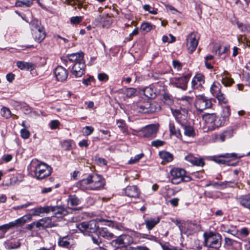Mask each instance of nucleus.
Masks as SVG:
<instances>
[{
    "label": "nucleus",
    "mask_w": 250,
    "mask_h": 250,
    "mask_svg": "<svg viewBox=\"0 0 250 250\" xmlns=\"http://www.w3.org/2000/svg\"><path fill=\"white\" fill-rule=\"evenodd\" d=\"M54 74L58 81H65L68 77L67 70L62 66H58L54 70Z\"/></svg>",
    "instance_id": "nucleus-15"
},
{
    "label": "nucleus",
    "mask_w": 250,
    "mask_h": 250,
    "mask_svg": "<svg viewBox=\"0 0 250 250\" xmlns=\"http://www.w3.org/2000/svg\"><path fill=\"white\" fill-rule=\"evenodd\" d=\"M52 171V167L45 163L38 164L34 169L35 177L38 180H42L49 176Z\"/></svg>",
    "instance_id": "nucleus-6"
},
{
    "label": "nucleus",
    "mask_w": 250,
    "mask_h": 250,
    "mask_svg": "<svg viewBox=\"0 0 250 250\" xmlns=\"http://www.w3.org/2000/svg\"><path fill=\"white\" fill-rule=\"evenodd\" d=\"M143 8L145 11H147L149 13L155 15L157 13V10L154 8H152V10H150L151 8L150 6L148 4H145L143 6Z\"/></svg>",
    "instance_id": "nucleus-51"
},
{
    "label": "nucleus",
    "mask_w": 250,
    "mask_h": 250,
    "mask_svg": "<svg viewBox=\"0 0 250 250\" xmlns=\"http://www.w3.org/2000/svg\"><path fill=\"white\" fill-rule=\"evenodd\" d=\"M34 0H18L15 3V5L17 7H30L33 4Z\"/></svg>",
    "instance_id": "nucleus-36"
},
{
    "label": "nucleus",
    "mask_w": 250,
    "mask_h": 250,
    "mask_svg": "<svg viewBox=\"0 0 250 250\" xmlns=\"http://www.w3.org/2000/svg\"><path fill=\"white\" fill-rule=\"evenodd\" d=\"M194 106L197 111L201 112L207 108H211L212 103L210 100L204 95H199L196 96Z\"/></svg>",
    "instance_id": "nucleus-9"
},
{
    "label": "nucleus",
    "mask_w": 250,
    "mask_h": 250,
    "mask_svg": "<svg viewBox=\"0 0 250 250\" xmlns=\"http://www.w3.org/2000/svg\"><path fill=\"white\" fill-rule=\"evenodd\" d=\"M159 156L160 158L166 162H170L173 159V156L170 153L162 151L159 152Z\"/></svg>",
    "instance_id": "nucleus-34"
},
{
    "label": "nucleus",
    "mask_w": 250,
    "mask_h": 250,
    "mask_svg": "<svg viewBox=\"0 0 250 250\" xmlns=\"http://www.w3.org/2000/svg\"><path fill=\"white\" fill-rule=\"evenodd\" d=\"M242 156H237V154L234 153H226L224 154H221L218 156H214L213 158V160L218 164H225L228 161L222 158H240Z\"/></svg>",
    "instance_id": "nucleus-13"
},
{
    "label": "nucleus",
    "mask_w": 250,
    "mask_h": 250,
    "mask_svg": "<svg viewBox=\"0 0 250 250\" xmlns=\"http://www.w3.org/2000/svg\"><path fill=\"white\" fill-rule=\"evenodd\" d=\"M172 65L173 68L176 69L177 70H180L182 68V63L177 60H173L172 61Z\"/></svg>",
    "instance_id": "nucleus-53"
},
{
    "label": "nucleus",
    "mask_w": 250,
    "mask_h": 250,
    "mask_svg": "<svg viewBox=\"0 0 250 250\" xmlns=\"http://www.w3.org/2000/svg\"><path fill=\"white\" fill-rule=\"evenodd\" d=\"M239 29L242 31H250V26L247 25H244L243 24L237 23Z\"/></svg>",
    "instance_id": "nucleus-57"
},
{
    "label": "nucleus",
    "mask_w": 250,
    "mask_h": 250,
    "mask_svg": "<svg viewBox=\"0 0 250 250\" xmlns=\"http://www.w3.org/2000/svg\"><path fill=\"white\" fill-rule=\"evenodd\" d=\"M32 36L35 41L41 42L45 37V32H33Z\"/></svg>",
    "instance_id": "nucleus-39"
},
{
    "label": "nucleus",
    "mask_w": 250,
    "mask_h": 250,
    "mask_svg": "<svg viewBox=\"0 0 250 250\" xmlns=\"http://www.w3.org/2000/svg\"><path fill=\"white\" fill-rule=\"evenodd\" d=\"M82 21V17H73L71 18V22L73 24H77L81 22Z\"/></svg>",
    "instance_id": "nucleus-62"
},
{
    "label": "nucleus",
    "mask_w": 250,
    "mask_h": 250,
    "mask_svg": "<svg viewBox=\"0 0 250 250\" xmlns=\"http://www.w3.org/2000/svg\"><path fill=\"white\" fill-rule=\"evenodd\" d=\"M162 41L164 42L171 43L175 41V38L171 34H169L168 36H164Z\"/></svg>",
    "instance_id": "nucleus-48"
},
{
    "label": "nucleus",
    "mask_w": 250,
    "mask_h": 250,
    "mask_svg": "<svg viewBox=\"0 0 250 250\" xmlns=\"http://www.w3.org/2000/svg\"><path fill=\"white\" fill-rule=\"evenodd\" d=\"M123 93L127 98L134 97L136 93V89L132 87H124L123 89Z\"/></svg>",
    "instance_id": "nucleus-35"
},
{
    "label": "nucleus",
    "mask_w": 250,
    "mask_h": 250,
    "mask_svg": "<svg viewBox=\"0 0 250 250\" xmlns=\"http://www.w3.org/2000/svg\"><path fill=\"white\" fill-rule=\"evenodd\" d=\"M144 153H142L136 155L134 157H131L128 162V164H133L137 163L143 157H144Z\"/></svg>",
    "instance_id": "nucleus-47"
},
{
    "label": "nucleus",
    "mask_w": 250,
    "mask_h": 250,
    "mask_svg": "<svg viewBox=\"0 0 250 250\" xmlns=\"http://www.w3.org/2000/svg\"><path fill=\"white\" fill-rule=\"evenodd\" d=\"M140 192L136 186H129L124 189V194L129 197L136 198L139 196Z\"/></svg>",
    "instance_id": "nucleus-16"
},
{
    "label": "nucleus",
    "mask_w": 250,
    "mask_h": 250,
    "mask_svg": "<svg viewBox=\"0 0 250 250\" xmlns=\"http://www.w3.org/2000/svg\"><path fill=\"white\" fill-rule=\"evenodd\" d=\"M99 234L101 236L107 240H111L116 238L114 234L110 232L106 228H99Z\"/></svg>",
    "instance_id": "nucleus-25"
},
{
    "label": "nucleus",
    "mask_w": 250,
    "mask_h": 250,
    "mask_svg": "<svg viewBox=\"0 0 250 250\" xmlns=\"http://www.w3.org/2000/svg\"><path fill=\"white\" fill-rule=\"evenodd\" d=\"M132 108L137 112L142 113H153L160 109V105L156 102L140 100L133 104Z\"/></svg>",
    "instance_id": "nucleus-4"
},
{
    "label": "nucleus",
    "mask_w": 250,
    "mask_h": 250,
    "mask_svg": "<svg viewBox=\"0 0 250 250\" xmlns=\"http://www.w3.org/2000/svg\"><path fill=\"white\" fill-rule=\"evenodd\" d=\"M39 22L38 21H33L31 24L32 26V30H38V31H42L44 30L42 27L40 26L39 24Z\"/></svg>",
    "instance_id": "nucleus-49"
},
{
    "label": "nucleus",
    "mask_w": 250,
    "mask_h": 250,
    "mask_svg": "<svg viewBox=\"0 0 250 250\" xmlns=\"http://www.w3.org/2000/svg\"><path fill=\"white\" fill-rule=\"evenodd\" d=\"M105 184V180L101 176L91 174L79 181L77 183V187L83 190H98L103 189Z\"/></svg>",
    "instance_id": "nucleus-2"
},
{
    "label": "nucleus",
    "mask_w": 250,
    "mask_h": 250,
    "mask_svg": "<svg viewBox=\"0 0 250 250\" xmlns=\"http://www.w3.org/2000/svg\"><path fill=\"white\" fill-rule=\"evenodd\" d=\"M221 82L225 86H229L234 83L233 80L231 78L230 75L227 71H224L221 75Z\"/></svg>",
    "instance_id": "nucleus-26"
},
{
    "label": "nucleus",
    "mask_w": 250,
    "mask_h": 250,
    "mask_svg": "<svg viewBox=\"0 0 250 250\" xmlns=\"http://www.w3.org/2000/svg\"><path fill=\"white\" fill-rule=\"evenodd\" d=\"M21 136L23 139H27L30 136L29 131L25 128H23L21 130Z\"/></svg>",
    "instance_id": "nucleus-52"
},
{
    "label": "nucleus",
    "mask_w": 250,
    "mask_h": 250,
    "mask_svg": "<svg viewBox=\"0 0 250 250\" xmlns=\"http://www.w3.org/2000/svg\"><path fill=\"white\" fill-rule=\"evenodd\" d=\"M118 127L120 129L121 131L124 134L128 133L127 127L125 123L122 120H117L116 122Z\"/></svg>",
    "instance_id": "nucleus-41"
},
{
    "label": "nucleus",
    "mask_w": 250,
    "mask_h": 250,
    "mask_svg": "<svg viewBox=\"0 0 250 250\" xmlns=\"http://www.w3.org/2000/svg\"><path fill=\"white\" fill-rule=\"evenodd\" d=\"M17 67L21 70H32L34 69V65L29 62L18 61L17 62Z\"/></svg>",
    "instance_id": "nucleus-29"
},
{
    "label": "nucleus",
    "mask_w": 250,
    "mask_h": 250,
    "mask_svg": "<svg viewBox=\"0 0 250 250\" xmlns=\"http://www.w3.org/2000/svg\"><path fill=\"white\" fill-rule=\"evenodd\" d=\"M80 200L75 195H70L68 199V204L72 206H77L80 204Z\"/></svg>",
    "instance_id": "nucleus-40"
},
{
    "label": "nucleus",
    "mask_w": 250,
    "mask_h": 250,
    "mask_svg": "<svg viewBox=\"0 0 250 250\" xmlns=\"http://www.w3.org/2000/svg\"><path fill=\"white\" fill-rule=\"evenodd\" d=\"M228 183L233 184L234 185L236 184V183L234 181H225L224 182H221L220 183L218 182H214L212 183V186L216 188H219L220 187H222V188H223L224 185H226Z\"/></svg>",
    "instance_id": "nucleus-44"
},
{
    "label": "nucleus",
    "mask_w": 250,
    "mask_h": 250,
    "mask_svg": "<svg viewBox=\"0 0 250 250\" xmlns=\"http://www.w3.org/2000/svg\"><path fill=\"white\" fill-rule=\"evenodd\" d=\"M1 114L3 117L6 119H8L11 116L10 109L6 107H3L1 109Z\"/></svg>",
    "instance_id": "nucleus-46"
},
{
    "label": "nucleus",
    "mask_w": 250,
    "mask_h": 250,
    "mask_svg": "<svg viewBox=\"0 0 250 250\" xmlns=\"http://www.w3.org/2000/svg\"><path fill=\"white\" fill-rule=\"evenodd\" d=\"M233 135L232 130H226L220 134H214L212 136V140L214 142H224L226 139L230 138Z\"/></svg>",
    "instance_id": "nucleus-17"
},
{
    "label": "nucleus",
    "mask_w": 250,
    "mask_h": 250,
    "mask_svg": "<svg viewBox=\"0 0 250 250\" xmlns=\"http://www.w3.org/2000/svg\"><path fill=\"white\" fill-rule=\"evenodd\" d=\"M143 92L144 95L148 98H154L156 96L155 90L151 87H146Z\"/></svg>",
    "instance_id": "nucleus-37"
},
{
    "label": "nucleus",
    "mask_w": 250,
    "mask_h": 250,
    "mask_svg": "<svg viewBox=\"0 0 250 250\" xmlns=\"http://www.w3.org/2000/svg\"><path fill=\"white\" fill-rule=\"evenodd\" d=\"M184 134L185 135L188 137H193L195 135V132L193 128L189 125H186L184 126Z\"/></svg>",
    "instance_id": "nucleus-43"
},
{
    "label": "nucleus",
    "mask_w": 250,
    "mask_h": 250,
    "mask_svg": "<svg viewBox=\"0 0 250 250\" xmlns=\"http://www.w3.org/2000/svg\"><path fill=\"white\" fill-rule=\"evenodd\" d=\"M165 142L160 140H157L153 141L151 142V145L156 147L162 146L164 144Z\"/></svg>",
    "instance_id": "nucleus-58"
},
{
    "label": "nucleus",
    "mask_w": 250,
    "mask_h": 250,
    "mask_svg": "<svg viewBox=\"0 0 250 250\" xmlns=\"http://www.w3.org/2000/svg\"><path fill=\"white\" fill-rule=\"evenodd\" d=\"M158 130L157 125H150L146 126L142 130V134L145 137L153 138L156 137Z\"/></svg>",
    "instance_id": "nucleus-12"
},
{
    "label": "nucleus",
    "mask_w": 250,
    "mask_h": 250,
    "mask_svg": "<svg viewBox=\"0 0 250 250\" xmlns=\"http://www.w3.org/2000/svg\"><path fill=\"white\" fill-rule=\"evenodd\" d=\"M188 79L189 76L188 75H185L181 77L173 78L172 79V82L175 84L177 87L186 89Z\"/></svg>",
    "instance_id": "nucleus-18"
},
{
    "label": "nucleus",
    "mask_w": 250,
    "mask_h": 250,
    "mask_svg": "<svg viewBox=\"0 0 250 250\" xmlns=\"http://www.w3.org/2000/svg\"><path fill=\"white\" fill-rule=\"evenodd\" d=\"M204 83V76L201 74H198L192 79V86L194 89H197L202 86Z\"/></svg>",
    "instance_id": "nucleus-22"
},
{
    "label": "nucleus",
    "mask_w": 250,
    "mask_h": 250,
    "mask_svg": "<svg viewBox=\"0 0 250 250\" xmlns=\"http://www.w3.org/2000/svg\"><path fill=\"white\" fill-rule=\"evenodd\" d=\"M185 160L190 163L192 165L196 166H203L205 164L204 160L202 158L194 157L192 154H189L185 157Z\"/></svg>",
    "instance_id": "nucleus-20"
},
{
    "label": "nucleus",
    "mask_w": 250,
    "mask_h": 250,
    "mask_svg": "<svg viewBox=\"0 0 250 250\" xmlns=\"http://www.w3.org/2000/svg\"><path fill=\"white\" fill-rule=\"evenodd\" d=\"M64 62L69 68L72 65L71 72L75 77H81L84 74L85 63L82 52L68 54Z\"/></svg>",
    "instance_id": "nucleus-1"
},
{
    "label": "nucleus",
    "mask_w": 250,
    "mask_h": 250,
    "mask_svg": "<svg viewBox=\"0 0 250 250\" xmlns=\"http://www.w3.org/2000/svg\"><path fill=\"white\" fill-rule=\"evenodd\" d=\"M204 246L210 248L218 249L221 246L222 236L218 233L212 231L204 233Z\"/></svg>",
    "instance_id": "nucleus-5"
},
{
    "label": "nucleus",
    "mask_w": 250,
    "mask_h": 250,
    "mask_svg": "<svg viewBox=\"0 0 250 250\" xmlns=\"http://www.w3.org/2000/svg\"><path fill=\"white\" fill-rule=\"evenodd\" d=\"M199 38V36L195 32H191L188 37L187 45L191 52L194 51L196 48Z\"/></svg>",
    "instance_id": "nucleus-11"
},
{
    "label": "nucleus",
    "mask_w": 250,
    "mask_h": 250,
    "mask_svg": "<svg viewBox=\"0 0 250 250\" xmlns=\"http://www.w3.org/2000/svg\"><path fill=\"white\" fill-rule=\"evenodd\" d=\"M31 216L29 215H24L19 219H16L18 226H21L24 224L28 220H31Z\"/></svg>",
    "instance_id": "nucleus-42"
},
{
    "label": "nucleus",
    "mask_w": 250,
    "mask_h": 250,
    "mask_svg": "<svg viewBox=\"0 0 250 250\" xmlns=\"http://www.w3.org/2000/svg\"><path fill=\"white\" fill-rule=\"evenodd\" d=\"M93 127L89 126H86L83 128V133L85 135H89L93 132Z\"/></svg>",
    "instance_id": "nucleus-56"
},
{
    "label": "nucleus",
    "mask_w": 250,
    "mask_h": 250,
    "mask_svg": "<svg viewBox=\"0 0 250 250\" xmlns=\"http://www.w3.org/2000/svg\"><path fill=\"white\" fill-rule=\"evenodd\" d=\"M59 125V122L57 120H53L50 123L51 129H56Z\"/></svg>",
    "instance_id": "nucleus-64"
},
{
    "label": "nucleus",
    "mask_w": 250,
    "mask_h": 250,
    "mask_svg": "<svg viewBox=\"0 0 250 250\" xmlns=\"http://www.w3.org/2000/svg\"><path fill=\"white\" fill-rule=\"evenodd\" d=\"M98 78L100 81L106 82L108 80V76L105 73H101L98 74Z\"/></svg>",
    "instance_id": "nucleus-55"
},
{
    "label": "nucleus",
    "mask_w": 250,
    "mask_h": 250,
    "mask_svg": "<svg viewBox=\"0 0 250 250\" xmlns=\"http://www.w3.org/2000/svg\"><path fill=\"white\" fill-rule=\"evenodd\" d=\"M230 49L229 45H226L222 47L221 46H217L215 51V54L221 58H225L228 54Z\"/></svg>",
    "instance_id": "nucleus-28"
},
{
    "label": "nucleus",
    "mask_w": 250,
    "mask_h": 250,
    "mask_svg": "<svg viewBox=\"0 0 250 250\" xmlns=\"http://www.w3.org/2000/svg\"><path fill=\"white\" fill-rule=\"evenodd\" d=\"M221 88L222 86L220 83L217 82H215L210 87V92L219 102L226 103L227 100L225 97L224 94L221 92Z\"/></svg>",
    "instance_id": "nucleus-10"
},
{
    "label": "nucleus",
    "mask_w": 250,
    "mask_h": 250,
    "mask_svg": "<svg viewBox=\"0 0 250 250\" xmlns=\"http://www.w3.org/2000/svg\"><path fill=\"white\" fill-rule=\"evenodd\" d=\"M194 225L192 223H188L184 224V226H179V228L182 233L187 235H189L192 234L194 231Z\"/></svg>",
    "instance_id": "nucleus-24"
},
{
    "label": "nucleus",
    "mask_w": 250,
    "mask_h": 250,
    "mask_svg": "<svg viewBox=\"0 0 250 250\" xmlns=\"http://www.w3.org/2000/svg\"><path fill=\"white\" fill-rule=\"evenodd\" d=\"M18 226V224L16 222V220L14 221L11 222L8 224H4L2 226H0V231H3V233L0 234V239L4 237L5 232L9 229Z\"/></svg>",
    "instance_id": "nucleus-30"
},
{
    "label": "nucleus",
    "mask_w": 250,
    "mask_h": 250,
    "mask_svg": "<svg viewBox=\"0 0 250 250\" xmlns=\"http://www.w3.org/2000/svg\"><path fill=\"white\" fill-rule=\"evenodd\" d=\"M42 213H48L52 210V206L40 207Z\"/></svg>",
    "instance_id": "nucleus-54"
},
{
    "label": "nucleus",
    "mask_w": 250,
    "mask_h": 250,
    "mask_svg": "<svg viewBox=\"0 0 250 250\" xmlns=\"http://www.w3.org/2000/svg\"><path fill=\"white\" fill-rule=\"evenodd\" d=\"M169 129L170 135L175 136L178 138H180L182 137L180 130L175 127L173 123L171 122L169 123Z\"/></svg>",
    "instance_id": "nucleus-33"
},
{
    "label": "nucleus",
    "mask_w": 250,
    "mask_h": 250,
    "mask_svg": "<svg viewBox=\"0 0 250 250\" xmlns=\"http://www.w3.org/2000/svg\"><path fill=\"white\" fill-rule=\"evenodd\" d=\"M223 112H224V114L222 117H226V121L227 119V117L229 116L230 114V108H229V107H228V106L225 107L223 109Z\"/></svg>",
    "instance_id": "nucleus-63"
},
{
    "label": "nucleus",
    "mask_w": 250,
    "mask_h": 250,
    "mask_svg": "<svg viewBox=\"0 0 250 250\" xmlns=\"http://www.w3.org/2000/svg\"><path fill=\"white\" fill-rule=\"evenodd\" d=\"M220 229L222 231L232 234L233 230L228 225H222L220 227Z\"/></svg>",
    "instance_id": "nucleus-50"
},
{
    "label": "nucleus",
    "mask_w": 250,
    "mask_h": 250,
    "mask_svg": "<svg viewBox=\"0 0 250 250\" xmlns=\"http://www.w3.org/2000/svg\"><path fill=\"white\" fill-rule=\"evenodd\" d=\"M132 241V239L129 235L123 234L113 241L112 243H115L117 244V247H124L130 245Z\"/></svg>",
    "instance_id": "nucleus-14"
},
{
    "label": "nucleus",
    "mask_w": 250,
    "mask_h": 250,
    "mask_svg": "<svg viewBox=\"0 0 250 250\" xmlns=\"http://www.w3.org/2000/svg\"><path fill=\"white\" fill-rule=\"evenodd\" d=\"M51 212L54 213V216L61 217L66 214L67 211L63 208L57 206H52Z\"/></svg>",
    "instance_id": "nucleus-31"
},
{
    "label": "nucleus",
    "mask_w": 250,
    "mask_h": 250,
    "mask_svg": "<svg viewBox=\"0 0 250 250\" xmlns=\"http://www.w3.org/2000/svg\"><path fill=\"white\" fill-rule=\"evenodd\" d=\"M60 247L69 249L72 246V239L68 236L61 237L60 236L58 242Z\"/></svg>",
    "instance_id": "nucleus-21"
},
{
    "label": "nucleus",
    "mask_w": 250,
    "mask_h": 250,
    "mask_svg": "<svg viewBox=\"0 0 250 250\" xmlns=\"http://www.w3.org/2000/svg\"><path fill=\"white\" fill-rule=\"evenodd\" d=\"M5 248L6 249H15L19 248L21 246V243L19 241L17 242H7L4 244Z\"/></svg>",
    "instance_id": "nucleus-38"
},
{
    "label": "nucleus",
    "mask_w": 250,
    "mask_h": 250,
    "mask_svg": "<svg viewBox=\"0 0 250 250\" xmlns=\"http://www.w3.org/2000/svg\"><path fill=\"white\" fill-rule=\"evenodd\" d=\"M79 230L85 235H90L97 231L99 228L98 223L94 220L83 222L77 225Z\"/></svg>",
    "instance_id": "nucleus-7"
},
{
    "label": "nucleus",
    "mask_w": 250,
    "mask_h": 250,
    "mask_svg": "<svg viewBox=\"0 0 250 250\" xmlns=\"http://www.w3.org/2000/svg\"><path fill=\"white\" fill-rule=\"evenodd\" d=\"M186 171L179 168H174L170 171L172 176L171 182L173 184H178L182 182H188L191 178L186 175Z\"/></svg>",
    "instance_id": "nucleus-8"
},
{
    "label": "nucleus",
    "mask_w": 250,
    "mask_h": 250,
    "mask_svg": "<svg viewBox=\"0 0 250 250\" xmlns=\"http://www.w3.org/2000/svg\"><path fill=\"white\" fill-rule=\"evenodd\" d=\"M238 200L242 206L250 211V194L240 196Z\"/></svg>",
    "instance_id": "nucleus-23"
},
{
    "label": "nucleus",
    "mask_w": 250,
    "mask_h": 250,
    "mask_svg": "<svg viewBox=\"0 0 250 250\" xmlns=\"http://www.w3.org/2000/svg\"><path fill=\"white\" fill-rule=\"evenodd\" d=\"M141 29L143 31H150L154 30L153 25L148 22H144L142 24Z\"/></svg>",
    "instance_id": "nucleus-45"
},
{
    "label": "nucleus",
    "mask_w": 250,
    "mask_h": 250,
    "mask_svg": "<svg viewBox=\"0 0 250 250\" xmlns=\"http://www.w3.org/2000/svg\"><path fill=\"white\" fill-rule=\"evenodd\" d=\"M31 211H32L33 216H39L40 214H42L40 207L34 208Z\"/></svg>",
    "instance_id": "nucleus-60"
},
{
    "label": "nucleus",
    "mask_w": 250,
    "mask_h": 250,
    "mask_svg": "<svg viewBox=\"0 0 250 250\" xmlns=\"http://www.w3.org/2000/svg\"><path fill=\"white\" fill-rule=\"evenodd\" d=\"M249 231L247 228H243L240 230L239 234L241 236H247L249 235Z\"/></svg>",
    "instance_id": "nucleus-61"
},
{
    "label": "nucleus",
    "mask_w": 250,
    "mask_h": 250,
    "mask_svg": "<svg viewBox=\"0 0 250 250\" xmlns=\"http://www.w3.org/2000/svg\"><path fill=\"white\" fill-rule=\"evenodd\" d=\"M159 217L147 218L145 220L146 228L148 230H151L160 222Z\"/></svg>",
    "instance_id": "nucleus-27"
},
{
    "label": "nucleus",
    "mask_w": 250,
    "mask_h": 250,
    "mask_svg": "<svg viewBox=\"0 0 250 250\" xmlns=\"http://www.w3.org/2000/svg\"><path fill=\"white\" fill-rule=\"evenodd\" d=\"M55 223L52 222L51 218L44 217L37 222V228H50L56 226Z\"/></svg>",
    "instance_id": "nucleus-19"
},
{
    "label": "nucleus",
    "mask_w": 250,
    "mask_h": 250,
    "mask_svg": "<svg viewBox=\"0 0 250 250\" xmlns=\"http://www.w3.org/2000/svg\"><path fill=\"white\" fill-rule=\"evenodd\" d=\"M205 122V128L207 131L215 130L223 125L226 122V117L219 118L215 113H206L202 115Z\"/></svg>",
    "instance_id": "nucleus-3"
},
{
    "label": "nucleus",
    "mask_w": 250,
    "mask_h": 250,
    "mask_svg": "<svg viewBox=\"0 0 250 250\" xmlns=\"http://www.w3.org/2000/svg\"><path fill=\"white\" fill-rule=\"evenodd\" d=\"M225 243L229 246H232L236 250H241L242 249V244L240 242H237L236 241L233 240L229 238H225Z\"/></svg>",
    "instance_id": "nucleus-32"
},
{
    "label": "nucleus",
    "mask_w": 250,
    "mask_h": 250,
    "mask_svg": "<svg viewBox=\"0 0 250 250\" xmlns=\"http://www.w3.org/2000/svg\"><path fill=\"white\" fill-rule=\"evenodd\" d=\"M21 108L22 109L23 112L25 114H28L31 112V108L29 107V106L25 104H23L21 105Z\"/></svg>",
    "instance_id": "nucleus-59"
}]
</instances>
